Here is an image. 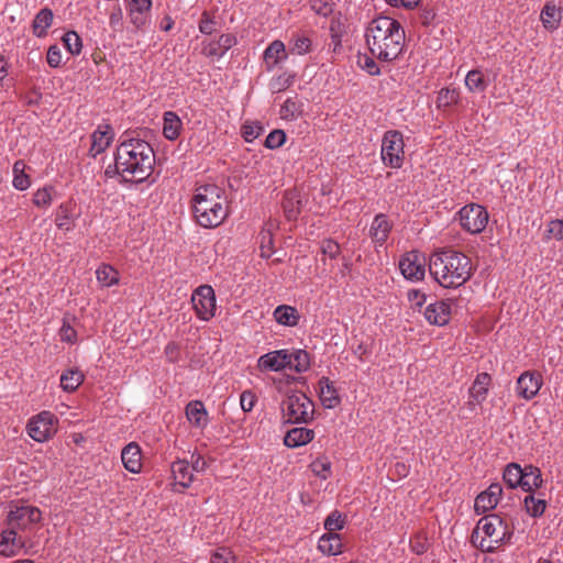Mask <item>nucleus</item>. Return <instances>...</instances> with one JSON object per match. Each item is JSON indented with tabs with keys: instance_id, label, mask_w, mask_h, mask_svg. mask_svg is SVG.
Returning <instances> with one entry per match:
<instances>
[{
	"instance_id": "obj_1",
	"label": "nucleus",
	"mask_w": 563,
	"mask_h": 563,
	"mask_svg": "<svg viewBox=\"0 0 563 563\" xmlns=\"http://www.w3.org/2000/svg\"><path fill=\"white\" fill-rule=\"evenodd\" d=\"M155 164V153L151 144L139 137L122 135L114 153V167L109 165L104 175H118L125 183L146 180Z\"/></svg>"
},
{
	"instance_id": "obj_2",
	"label": "nucleus",
	"mask_w": 563,
	"mask_h": 563,
	"mask_svg": "<svg viewBox=\"0 0 563 563\" xmlns=\"http://www.w3.org/2000/svg\"><path fill=\"white\" fill-rule=\"evenodd\" d=\"M366 45L379 62L396 60L406 45V34L401 24L386 15L373 19L365 31Z\"/></svg>"
},
{
	"instance_id": "obj_3",
	"label": "nucleus",
	"mask_w": 563,
	"mask_h": 563,
	"mask_svg": "<svg viewBox=\"0 0 563 563\" xmlns=\"http://www.w3.org/2000/svg\"><path fill=\"white\" fill-rule=\"evenodd\" d=\"M429 272L443 288H459L473 276L470 257L453 249H439L429 258Z\"/></svg>"
},
{
	"instance_id": "obj_4",
	"label": "nucleus",
	"mask_w": 563,
	"mask_h": 563,
	"mask_svg": "<svg viewBox=\"0 0 563 563\" xmlns=\"http://www.w3.org/2000/svg\"><path fill=\"white\" fill-rule=\"evenodd\" d=\"M191 203L195 220L202 228H217L228 217L225 192L217 185L198 187Z\"/></svg>"
},
{
	"instance_id": "obj_5",
	"label": "nucleus",
	"mask_w": 563,
	"mask_h": 563,
	"mask_svg": "<svg viewBox=\"0 0 563 563\" xmlns=\"http://www.w3.org/2000/svg\"><path fill=\"white\" fill-rule=\"evenodd\" d=\"M484 534L479 542L483 551L493 552L501 543L508 542L512 537V529L497 514L483 517L473 533V539Z\"/></svg>"
},
{
	"instance_id": "obj_6",
	"label": "nucleus",
	"mask_w": 563,
	"mask_h": 563,
	"mask_svg": "<svg viewBox=\"0 0 563 563\" xmlns=\"http://www.w3.org/2000/svg\"><path fill=\"white\" fill-rule=\"evenodd\" d=\"M282 412L287 423H308L313 420L314 404L305 393L292 391L283 400Z\"/></svg>"
},
{
	"instance_id": "obj_7",
	"label": "nucleus",
	"mask_w": 563,
	"mask_h": 563,
	"mask_svg": "<svg viewBox=\"0 0 563 563\" xmlns=\"http://www.w3.org/2000/svg\"><path fill=\"white\" fill-rule=\"evenodd\" d=\"M380 159L386 167L399 169L405 162L404 135L398 130L384 133L380 145Z\"/></svg>"
},
{
	"instance_id": "obj_8",
	"label": "nucleus",
	"mask_w": 563,
	"mask_h": 563,
	"mask_svg": "<svg viewBox=\"0 0 563 563\" xmlns=\"http://www.w3.org/2000/svg\"><path fill=\"white\" fill-rule=\"evenodd\" d=\"M489 214L485 207L477 203L465 205L459 211L461 227L471 234L483 232L488 223Z\"/></svg>"
},
{
	"instance_id": "obj_9",
	"label": "nucleus",
	"mask_w": 563,
	"mask_h": 563,
	"mask_svg": "<svg viewBox=\"0 0 563 563\" xmlns=\"http://www.w3.org/2000/svg\"><path fill=\"white\" fill-rule=\"evenodd\" d=\"M191 303L196 316L202 321H209L216 316V294L211 286L201 285L194 290Z\"/></svg>"
},
{
	"instance_id": "obj_10",
	"label": "nucleus",
	"mask_w": 563,
	"mask_h": 563,
	"mask_svg": "<svg viewBox=\"0 0 563 563\" xmlns=\"http://www.w3.org/2000/svg\"><path fill=\"white\" fill-rule=\"evenodd\" d=\"M399 269L406 279L421 280L426 274L424 257L419 252H409L400 258Z\"/></svg>"
},
{
	"instance_id": "obj_11",
	"label": "nucleus",
	"mask_w": 563,
	"mask_h": 563,
	"mask_svg": "<svg viewBox=\"0 0 563 563\" xmlns=\"http://www.w3.org/2000/svg\"><path fill=\"white\" fill-rule=\"evenodd\" d=\"M543 385L542 375L534 371L523 372L517 379L516 394L525 400L533 399Z\"/></svg>"
},
{
	"instance_id": "obj_12",
	"label": "nucleus",
	"mask_w": 563,
	"mask_h": 563,
	"mask_svg": "<svg viewBox=\"0 0 563 563\" xmlns=\"http://www.w3.org/2000/svg\"><path fill=\"white\" fill-rule=\"evenodd\" d=\"M503 487L499 483H493L488 488L477 495L474 503V509L476 514H485L493 510L501 496Z\"/></svg>"
},
{
	"instance_id": "obj_13",
	"label": "nucleus",
	"mask_w": 563,
	"mask_h": 563,
	"mask_svg": "<svg viewBox=\"0 0 563 563\" xmlns=\"http://www.w3.org/2000/svg\"><path fill=\"white\" fill-rule=\"evenodd\" d=\"M424 318L430 324L434 325H445L450 321L451 317V301L450 300H439L432 303H429L424 309Z\"/></svg>"
},
{
	"instance_id": "obj_14",
	"label": "nucleus",
	"mask_w": 563,
	"mask_h": 563,
	"mask_svg": "<svg viewBox=\"0 0 563 563\" xmlns=\"http://www.w3.org/2000/svg\"><path fill=\"white\" fill-rule=\"evenodd\" d=\"M289 365L288 350H276L260 356L257 367L261 371L280 372Z\"/></svg>"
},
{
	"instance_id": "obj_15",
	"label": "nucleus",
	"mask_w": 563,
	"mask_h": 563,
	"mask_svg": "<svg viewBox=\"0 0 563 563\" xmlns=\"http://www.w3.org/2000/svg\"><path fill=\"white\" fill-rule=\"evenodd\" d=\"M492 384V377L487 373H479L476 375L468 393L470 401L468 406L474 409L475 406L482 405L487 398L489 386Z\"/></svg>"
},
{
	"instance_id": "obj_16",
	"label": "nucleus",
	"mask_w": 563,
	"mask_h": 563,
	"mask_svg": "<svg viewBox=\"0 0 563 563\" xmlns=\"http://www.w3.org/2000/svg\"><path fill=\"white\" fill-rule=\"evenodd\" d=\"M113 136V129L109 124L99 125L91 134L90 155L96 157L104 152L111 144Z\"/></svg>"
},
{
	"instance_id": "obj_17",
	"label": "nucleus",
	"mask_w": 563,
	"mask_h": 563,
	"mask_svg": "<svg viewBox=\"0 0 563 563\" xmlns=\"http://www.w3.org/2000/svg\"><path fill=\"white\" fill-rule=\"evenodd\" d=\"M58 430V418L51 411L37 413V442L52 439Z\"/></svg>"
},
{
	"instance_id": "obj_18",
	"label": "nucleus",
	"mask_w": 563,
	"mask_h": 563,
	"mask_svg": "<svg viewBox=\"0 0 563 563\" xmlns=\"http://www.w3.org/2000/svg\"><path fill=\"white\" fill-rule=\"evenodd\" d=\"M391 229L393 224L389 222L388 217L384 213H378L374 217L371 224L369 236L375 244L382 246L387 241Z\"/></svg>"
},
{
	"instance_id": "obj_19",
	"label": "nucleus",
	"mask_w": 563,
	"mask_h": 563,
	"mask_svg": "<svg viewBox=\"0 0 563 563\" xmlns=\"http://www.w3.org/2000/svg\"><path fill=\"white\" fill-rule=\"evenodd\" d=\"M185 413L194 428L203 430L208 426V411L202 401H189L186 406Z\"/></svg>"
},
{
	"instance_id": "obj_20",
	"label": "nucleus",
	"mask_w": 563,
	"mask_h": 563,
	"mask_svg": "<svg viewBox=\"0 0 563 563\" xmlns=\"http://www.w3.org/2000/svg\"><path fill=\"white\" fill-rule=\"evenodd\" d=\"M76 205L73 201L62 202L55 212V224L63 231H69L77 218Z\"/></svg>"
},
{
	"instance_id": "obj_21",
	"label": "nucleus",
	"mask_w": 563,
	"mask_h": 563,
	"mask_svg": "<svg viewBox=\"0 0 563 563\" xmlns=\"http://www.w3.org/2000/svg\"><path fill=\"white\" fill-rule=\"evenodd\" d=\"M141 449L137 443L130 442L121 452V460L126 471L133 474L140 473L142 468Z\"/></svg>"
},
{
	"instance_id": "obj_22",
	"label": "nucleus",
	"mask_w": 563,
	"mask_h": 563,
	"mask_svg": "<svg viewBox=\"0 0 563 563\" xmlns=\"http://www.w3.org/2000/svg\"><path fill=\"white\" fill-rule=\"evenodd\" d=\"M319 398L322 406L328 409H333L340 404V397L333 383L325 376L319 379Z\"/></svg>"
},
{
	"instance_id": "obj_23",
	"label": "nucleus",
	"mask_w": 563,
	"mask_h": 563,
	"mask_svg": "<svg viewBox=\"0 0 563 563\" xmlns=\"http://www.w3.org/2000/svg\"><path fill=\"white\" fill-rule=\"evenodd\" d=\"M172 474L175 479V485L180 486L181 488H188L195 478L189 462L186 460L175 461L172 464Z\"/></svg>"
},
{
	"instance_id": "obj_24",
	"label": "nucleus",
	"mask_w": 563,
	"mask_h": 563,
	"mask_svg": "<svg viewBox=\"0 0 563 563\" xmlns=\"http://www.w3.org/2000/svg\"><path fill=\"white\" fill-rule=\"evenodd\" d=\"M282 207L285 217L289 221H294L298 218L302 207V200L300 194L297 190H287L284 194Z\"/></svg>"
},
{
	"instance_id": "obj_25",
	"label": "nucleus",
	"mask_w": 563,
	"mask_h": 563,
	"mask_svg": "<svg viewBox=\"0 0 563 563\" xmlns=\"http://www.w3.org/2000/svg\"><path fill=\"white\" fill-rule=\"evenodd\" d=\"M314 437V432L311 429L299 427L290 429L285 438L284 443L286 446L295 449L302 445H306L310 441H312Z\"/></svg>"
},
{
	"instance_id": "obj_26",
	"label": "nucleus",
	"mask_w": 563,
	"mask_h": 563,
	"mask_svg": "<svg viewBox=\"0 0 563 563\" xmlns=\"http://www.w3.org/2000/svg\"><path fill=\"white\" fill-rule=\"evenodd\" d=\"M540 20L544 29L549 31L556 30L562 20V11L561 8L558 7L554 2H547L541 10Z\"/></svg>"
},
{
	"instance_id": "obj_27",
	"label": "nucleus",
	"mask_w": 563,
	"mask_h": 563,
	"mask_svg": "<svg viewBox=\"0 0 563 563\" xmlns=\"http://www.w3.org/2000/svg\"><path fill=\"white\" fill-rule=\"evenodd\" d=\"M183 130V122L178 114L174 111H166L163 115V135L175 141L179 137Z\"/></svg>"
},
{
	"instance_id": "obj_28",
	"label": "nucleus",
	"mask_w": 563,
	"mask_h": 563,
	"mask_svg": "<svg viewBox=\"0 0 563 563\" xmlns=\"http://www.w3.org/2000/svg\"><path fill=\"white\" fill-rule=\"evenodd\" d=\"M318 549L325 555H338L342 552V541L338 533H324L319 538Z\"/></svg>"
},
{
	"instance_id": "obj_29",
	"label": "nucleus",
	"mask_w": 563,
	"mask_h": 563,
	"mask_svg": "<svg viewBox=\"0 0 563 563\" xmlns=\"http://www.w3.org/2000/svg\"><path fill=\"white\" fill-rule=\"evenodd\" d=\"M273 316L277 323L286 327L297 325L300 319L297 309L287 305L276 307Z\"/></svg>"
},
{
	"instance_id": "obj_30",
	"label": "nucleus",
	"mask_w": 563,
	"mask_h": 563,
	"mask_svg": "<svg viewBox=\"0 0 563 563\" xmlns=\"http://www.w3.org/2000/svg\"><path fill=\"white\" fill-rule=\"evenodd\" d=\"M35 508L32 506L16 507L15 510H10L8 520L14 527L25 528L29 523L33 522V514Z\"/></svg>"
},
{
	"instance_id": "obj_31",
	"label": "nucleus",
	"mask_w": 563,
	"mask_h": 563,
	"mask_svg": "<svg viewBox=\"0 0 563 563\" xmlns=\"http://www.w3.org/2000/svg\"><path fill=\"white\" fill-rule=\"evenodd\" d=\"M465 86L470 92L482 93L488 87V80L481 69H472L466 74Z\"/></svg>"
},
{
	"instance_id": "obj_32",
	"label": "nucleus",
	"mask_w": 563,
	"mask_h": 563,
	"mask_svg": "<svg viewBox=\"0 0 563 563\" xmlns=\"http://www.w3.org/2000/svg\"><path fill=\"white\" fill-rule=\"evenodd\" d=\"M85 376L79 369L70 368L60 375V387L67 393L75 391L84 382Z\"/></svg>"
},
{
	"instance_id": "obj_33",
	"label": "nucleus",
	"mask_w": 563,
	"mask_h": 563,
	"mask_svg": "<svg viewBox=\"0 0 563 563\" xmlns=\"http://www.w3.org/2000/svg\"><path fill=\"white\" fill-rule=\"evenodd\" d=\"M289 356V365L287 368L292 369L297 373H303L310 367V356L305 350H295L292 352L288 351Z\"/></svg>"
},
{
	"instance_id": "obj_34",
	"label": "nucleus",
	"mask_w": 563,
	"mask_h": 563,
	"mask_svg": "<svg viewBox=\"0 0 563 563\" xmlns=\"http://www.w3.org/2000/svg\"><path fill=\"white\" fill-rule=\"evenodd\" d=\"M96 277L102 287L114 286L120 280L119 272L109 264L100 265L96 271Z\"/></svg>"
},
{
	"instance_id": "obj_35",
	"label": "nucleus",
	"mask_w": 563,
	"mask_h": 563,
	"mask_svg": "<svg viewBox=\"0 0 563 563\" xmlns=\"http://www.w3.org/2000/svg\"><path fill=\"white\" fill-rule=\"evenodd\" d=\"M523 470L525 478L521 482V488L525 492H533L534 489L541 487L543 482L541 471L532 465H527L523 467Z\"/></svg>"
},
{
	"instance_id": "obj_36",
	"label": "nucleus",
	"mask_w": 563,
	"mask_h": 563,
	"mask_svg": "<svg viewBox=\"0 0 563 563\" xmlns=\"http://www.w3.org/2000/svg\"><path fill=\"white\" fill-rule=\"evenodd\" d=\"M503 478L510 488L521 487L525 470L519 464H508L504 471Z\"/></svg>"
},
{
	"instance_id": "obj_37",
	"label": "nucleus",
	"mask_w": 563,
	"mask_h": 563,
	"mask_svg": "<svg viewBox=\"0 0 563 563\" xmlns=\"http://www.w3.org/2000/svg\"><path fill=\"white\" fill-rule=\"evenodd\" d=\"M303 104L296 98H287L280 107V118L287 121H294L302 113Z\"/></svg>"
},
{
	"instance_id": "obj_38",
	"label": "nucleus",
	"mask_w": 563,
	"mask_h": 563,
	"mask_svg": "<svg viewBox=\"0 0 563 563\" xmlns=\"http://www.w3.org/2000/svg\"><path fill=\"white\" fill-rule=\"evenodd\" d=\"M26 165L23 161H16L13 165V186L18 190H25L31 186V178L25 173Z\"/></svg>"
},
{
	"instance_id": "obj_39",
	"label": "nucleus",
	"mask_w": 563,
	"mask_h": 563,
	"mask_svg": "<svg viewBox=\"0 0 563 563\" xmlns=\"http://www.w3.org/2000/svg\"><path fill=\"white\" fill-rule=\"evenodd\" d=\"M295 74L292 71H284L277 76H274L268 87L273 93H279L288 89L295 81Z\"/></svg>"
},
{
	"instance_id": "obj_40",
	"label": "nucleus",
	"mask_w": 563,
	"mask_h": 563,
	"mask_svg": "<svg viewBox=\"0 0 563 563\" xmlns=\"http://www.w3.org/2000/svg\"><path fill=\"white\" fill-rule=\"evenodd\" d=\"M285 56V44L282 41H273L264 52V59L272 66L277 65L279 59Z\"/></svg>"
},
{
	"instance_id": "obj_41",
	"label": "nucleus",
	"mask_w": 563,
	"mask_h": 563,
	"mask_svg": "<svg viewBox=\"0 0 563 563\" xmlns=\"http://www.w3.org/2000/svg\"><path fill=\"white\" fill-rule=\"evenodd\" d=\"M525 506L527 512L531 517H540L543 515L547 508V501L543 498H537L534 495L530 494L525 498Z\"/></svg>"
},
{
	"instance_id": "obj_42",
	"label": "nucleus",
	"mask_w": 563,
	"mask_h": 563,
	"mask_svg": "<svg viewBox=\"0 0 563 563\" xmlns=\"http://www.w3.org/2000/svg\"><path fill=\"white\" fill-rule=\"evenodd\" d=\"M312 41L306 35H295L289 42L290 52L303 55L311 51Z\"/></svg>"
},
{
	"instance_id": "obj_43",
	"label": "nucleus",
	"mask_w": 563,
	"mask_h": 563,
	"mask_svg": "<svg viewBox=\"0 0 563 563\" xmlns=\"http://www.w3.org/2000/svg\"><path fill=\"white\" fill-rule=\"evenodd\" d=\"M460 100V92L456 89L442 88L437 98L439 108H446L456 104Z\"/></svg>"
},
{
	"instance_id": "obj_44",
	"label": "nucleus",
	"mask_w": 563,
	"mask_h": 563,
	"mask_svg": "<svg viewBox=\"0 0 563 563\" xmlns=\"http://www.w3.org/2000/svg\"><path fill=\"white\" fill-rule=\"evenodd\" d=\"M16 540V532L11 530H5L0 534V554L11 555L14 552Z\"/></svg>"
},
{
	"instance_id": "obj_45",
	"label": "nucleus",
	"mask_w": 563,
	"mask_h": 563,
	"mask_svg": "<svg viewBox=\"0 0 563 563\" xmlns=\"http://www.w3.org/2000/svg\"><path fill=\"white\" fill-rule=\"evenodd\" d=\"M210 563H239L233 551L225 547L213 550L210 554Z\"/></svg>"
},
{
	"instance_id": "obj_46",
	"label": "nucleus",
	"mask_w": 563,
	"mask_h": 563,
	"mask_svg": "<svg viewBox=\"0 0 563 563\" xmlns=\"http://www.w3.org/2000/svg\"><path fill=\"white\" fill-rule=\"evenodd\" d=\"M63 43L71 55H79L82 49L80 36L75 31H68L63 36Z\"/></svg>"
},
{
	"instance_id": "obj_47",
	"label": "nucleus",
	"mask_w": 563,
	"mask_h": 563,
	"mask_svg": "<svg viewBox=\"0 0 563 563\" xmlns=\"http://www.w3.org/2000/svg\"><path fill=\"white\" fill-rule=\"evenodd\" d=\"M374 58L375 57L372 54H371V56L366 55V54H360L357 56L356 63H357L358 67L362 70L366 71L368 75L378 76V75H380V68Z\"/></svg>"
},
{
	"instance_id": "obj_48",
	"label": "nucleus",
	"mask_w": 563,
	"mask_h": 563,
	"mask_svg": "<svg viewBox=\"0 0 563 563\" xmlns=\"http://www.w3.org/2000/svg\"><path fill=\"white\" fill-rule=\"evenodd\" d=\"M58 198L59 194L54 186H45L42 189H37V207H47Z\"/></svg>"
},
{
	"instance_id": "obj_49",
	"label": "nucleus",
	"mask_w": 563,
	"mask_h": 563,
	"mask_svg": "<svg viewBox=\"0 0 563 563\" xmlns=\"http://www.w3.org/2000/svg\"><path fill=\"white\" fill-rule=\"evenodd\" d=\"M260 249L261 256L264 258H269L274 253V240L271 230H263L260 234Z\"/></svg>"
},
{
	"instance_id": "obj_50",
	"label": "nucleus",
	"mask_w": 563,
	"mask_h": 563,
	"mask_svg": "<svg viewBox=\"0 0 563 563\" xmlns=\"http://www.w3.org/2000/svg\"><path fill=\"white\" fill-rule=\"evenodd\" d=\"M344 519L338 510L332 511L324 520V529L328 533H336L344 528Z\"/></svg>"
},
{
	"instance_id": "obj_51",
	"label": "nucleus",
	"mask_w": 563,
	"mask_h": 563,
	"mask_svg": "<svg viewBox=\"0 0 563 563\" xmlns=\"http://www.w3.org/2000/svg\"><path fill=\"white\" fill-rule=\"evenodd\" d=\"M54 19V14L51 9L44 8L40 12H37V36H42L46 34V30L52 25Z\"/></svg>"
},
{
	"instance_id": "obj_52",
	"label": "nucleus",
	"mask_w": 563,
	"mask_h": 563,
	"mask_svg": "<svg viewBox=\"0 0 563 563\" xmlns=\"http://www.w3.org/2000/svg\"><path fill=\"white\" fill-rule=\"evenodd\" d=\"M310 8L318 15L329 16L333 11V1L332 0H310Z\"/></svg>"
},
{
	"instance_id": "obj_53",
	"label": "nucleus",
	"mask_w": 563,
	"mask_h": 563,
	"mask_svg": "<svg viewBox=\"0 0 563 563\" xmlns=\"http://www.w3.org/2000/svg\"><path fill=\"white\" fill-rule=\"evenodd\" d=\"M286 142V133L283 130L272 131L266 140L265 146L271 150L280 147Z\"/></svg>"
},
{
	"instance_id": "obj_54",
	"label": "nucleus",
	"mask_w": 563,
	"mask_h": 563,
	"mask_svg": "<svg viewBox=\"0 0 563 563\" xmlns=\"http://www.w3.org/2000/svg\"><path fill=\"white\" fill-rule=\"evenodd\" d=\"M199 31L202 34L211 35L216 31V21L207 11H203L199 21Z\"/></svg>"
},
{
	"instance_id": "obj_55",
	"label": "nucleus",
	"mask_w": 563,
	"mask_h": 563,
	"mask_svg": "<svg viewBox=\"0 0 563 563\" xmlns=\"http://www.w3.org/2000/svg\"><path fill=\"white\" fill-rule=\"evenodd\" d=\"M148 12L150 11H136L130 10V21L137 29L143 30L148 23Z\"/></svg>"
},
{
	"instance_id": "obj_56",
	"label": "nucleus",
	"mask_w": 563,
	"mask_h": 563,
	"mask_svg": "<svg viewBox=\"0 0 563 563\" xmlns=\"http://www.w3.org/2000/svg\"><path fill=\"white\" fill-rule=\"evenodd\" d=\"M256 401L257 397L252 390H244L240 396V406L244 412L252 411Z\"/></svg>"
},
{
	"instance_id": "obj_57",
	"label": "nucleus",
	"mask_w": 563,
	"mask_h": 563,
	"mask_svg": "<svg viewBox=\"0 0 563 563\" xmlns=\"http://www.w3.org/2000/svg\"><path fill=\"white\" fill-rule=\"evenodd\" d=\"M340 251V245L332 239H325L321 242V252L330 258H336Z\"/></svg>"
},
{
	"instance_id": "obj_58",
	"label": "nucleus",
	"mask_w": 563,
	"mask_h": 563,
	"mask_svg": "<svg viewBox=\"0 0 563 563\" xmlns=\"http://www.w3.org/2000/svg\"><path fill=\"white\" fill-rule=\"evenodd\" d=\"M188 462L192 472L203 473L208 468L207 461L199 453L194 452Z\"/></svg>"
},
{
	"instance_id": "obj_59",
	"label": "nucleus",
	"mask_w": 563,
	"mask_h": 563,
	"mask_svg": "<svg viewBox=\"0 0 563 563\" xmlns=\"http://www.w3.org/2000/svg\"><path fill=\"white\" fill-rule=\"evenodd\" d=\"M46 60H47V64L53 67V68H56L60 65L62 63V52H60V48L57 46V45H52L48 51H47V55H46Z\"/></svg>"
},
{
	"instance_id": "obj_60",
	"label": "nucleus",
	"mask_w": 563,
	"mask_h": 563,
	"mask_svg": "<svg viewBox=\"0 0 563 563\" xmlns=\"http://www.w3.org/2000/svg\"><path fill=\"white\" fill-rule=\"evenodd\" d=\"M168 362L176 363L180 357V347L176 342H168L164 349Z\"/></svg>"
},
{
	"instance_id": "obj_61",
	"label": "nucleus",
	"mask_w": 563,
	"mask_h": 563,
	"mask_svg": "<svg viewBox=\"0 0 563 563\" xmlns=\"http://www.w3.org/2000/svg\"><path fill=\"white\" fill-rule=\"evenodd\" d=\"M312 467H313V472L322 477V478H327L329 473H330V462L328 461H316L313 462L312 464Z\"/></svg>"
},
{
	"instance_id": "obj_62",
	"label": "nucleus",
	"mask_w": 563,
	"mask_h": 563,
	"mask_svg": "<svg viewBox=\"0 0 563 563\" xmlns=\"http://www.w3.org/2000/svg\"><path fill=\"white\" fill-rule=\"evenodd\" d=\"M549 233L556 240L563 239V220H552L549 223Z\"/></svg>"
},
{
	"instance_id": "obj_63",
	"label": "nucleus",
	"mask_w": 563,
	"mask_h": 563,
	"mask_svg": "<svg viewBox=\"0 0 563 563\" xmlns=\"http://www.w3.org/2000/svg\"><path fill=\"white\" fill-rule=\"evenodd\" d=\"M235 44V37L231 34H222L218 40V45L221 47L223 54Z\"/></svg>"
},
{
	"instance_id": "obj_64",
	"label": "nucleus",
	"mask_w": 563,
	"mask_h": 563,
	"mask_svg": "<svg viewBox=\"0 0 563 563\" xmlns=\"http://www.w3.org/2000/svg\"><path fill=\"white\" fill-rule=\"evenodd\" d=\"M435 16L437 13L432 8H422L420 11V21L423 25H430L433 23Z\"/></svg>"
}]
</instances>
